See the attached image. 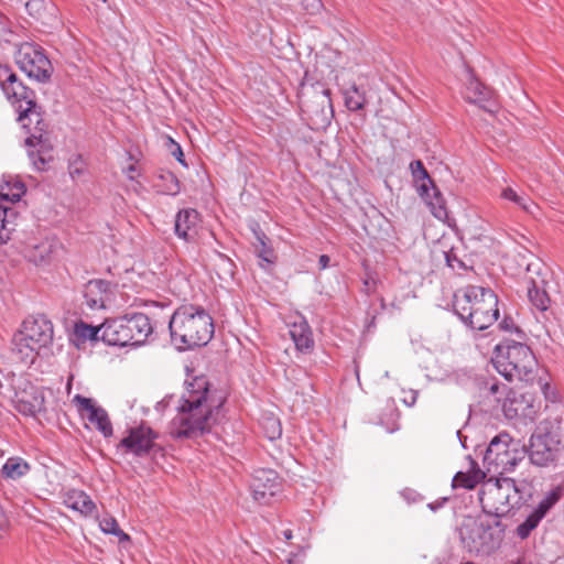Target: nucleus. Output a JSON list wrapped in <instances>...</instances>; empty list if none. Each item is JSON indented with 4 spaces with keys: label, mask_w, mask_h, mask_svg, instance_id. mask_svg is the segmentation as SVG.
<instances>
[{
    "label": "nucleus",
    "mask_w": 564,
    "mask_h": 564,
    "mask_svg": "<svg viewBox=\"0 0 564 564\" xmlns=\"http://www.w3.org/2000/svg\"><path fill=\"white\" fill-rule=\"evenodd\" d=\"M18 112V121L22 123L23 128L29 129L31 133V135L25 139V145L35 147V141L36 144L43 143V135L46 132L47 124L43 119V110L37 101H35V108L25 116H22L23 109H20Z\"/></svg>",
    "instance_id": "18"
},
{
    "label": "nucleus",
    "mask_w": 564,
    "mask_h": 564,
    "mask_svg": "<svg viewBox=\"0 0 564 564\" xmlns=\"http://www.w3.org/2000/svg\"><path fill=\"white\" fill-rule=\"evenodd\" d=\"M410 170L414 181L417 183V191L423 198L430 196L429 186L434 184L430 177L423 162L421 160H414L410 163Z\"/></svg>",
    "instance_id": "29"
},
{
    "label": "nucleus",
    "mask_w": 564,
    "mask_h": 564,
    "mask_svg": "<svg viewBox=\"0 0 564 564\" xmlns=\"http://www.w3.org/2000/svg\"><path fill=\"white\" fill-rule=\"evenodd\" d=\"M13 36V22L0 11V43H10Z\"/></svg>",
    "instance_id": "43"
},
{
    "label": "nucleus",
    "mask_w": 564,
    "mask_h": 564,
    "mask_svg": "<svg viewBox=\"0 0 564 564\" xmlns=\"http://www.w3.org/2000/svg\"><path fill=\"white\" fill-rule=\"evenodd\" d=\"M24 7L29 17L45 26L57 21V9L50 0H26Z\"/></svg>",
    "instance_id": "23"
},
{
    "label": "nucleus",
    "mask_w": 564,
    "mask_h": 564,
    "mask_svg": "<svg viewBox=\"0 0 564 564\" xmlns=\"http://www.w3.org/2000/svg\"><path fill=\"white\" fill-rule=\"evenodd\" d=\"M31 469L30 464L22 457H9L1 468V476L4 479L17 480L25 476Z\"/></svg>",
    "instance_id": "28"
},
{
    "label": "nucleus",
    "mask_w": 564,
    "mask_h": 564,
    "mask_svg": "<svg viewBox=\"0 0 564 564\" xmlns=\"http://www.w3.org/2000/svg\"><path fill=\"white\" fill-rule=\"evenodd\" d=\"M530 400L524 394L509 391L503 403L502 410L508 419L527 417L531 414Z\"/></svg>",
    "instance_id": "25"
},
{
    "label": "nucleus",
    "mask_w": 564,
    "mask_h": 564,
    "mask_svg": "<svg viewBox=\"0 0 564 564\" xmlns=\"http://www.w3.org/2000/svg\"><path fill=\"white\" fill-rule=\"evenodd\" d=\"M492 364L495 369L508 381L518 379L533 380L536 359L531 348L522 343L506 340L496 346Z\"/></svg>",
    "instance_id": "4"
},
{
    "label": "nucleus",
    "mask_w": 564,
    "mask_h": 564,
    "mask_svg": "<svg viewBox=\"0 0 564 564\" xmlns=\"http://www.w3.org/2000/svg\"><path fill=\"white\" fill-rule=\"evenodd\" d=\"M68 173L73 180L80 177L85 173V163L80 155H75L69 160Z\"/></svg>",
    "instance_id": "45"
},
{
    "label": "nucleus",
    "mask_w": 564,
    "mask_h": 564,
    "mask_svg": "<svg viewBox=\"0 0 564 564\" xmlns=\"http://www.w3.org/2000/svg\"><path fill=\"white\" fill-rule=\"evenodd\" d=\"M540 263H528L524 282L527 284V294L533 307L540 312H545L550 307V296L545 291V280L540 276Z\"/></svg>",
    "instance_id": "16"
},
{
    "label": "nucleus",
    "mask_w": 564,
    "mask_h": 564,
    "mask_svg": "<svg viewBox=\"0 0 564 564\" xmlns=\"http://www.w3.org/2000/svg\"><path fill=\"white\" fill-rule=\"evenodd\" d=\"M479 500L484 513L494 517L495 520H500L524 502L514 479L507 477L489 479L480 491Z\"/></svg>",
    "instance_id": "7"
},
{
    "label": "nucleus",
    "mask_w": 564,
    "mask_h": 564,
    "mask_svg": "<svg viewBox=\"0 0 564 564\" xmlns=\"http://www.w3.org/2000/svg\"><path fill=\"white\" fill-rule=\"evenodd\" d=\"M153 330L147 314H124L104 322V343L109 346L140 347L147 343Z\"/></svg>",
    "instance_id": "6"
},
{
    "label": "nucleus",
    "mask_w": 564,
    "mask_h": 564,
    "mask_svg": "<svg viewBox=\"0 0 564 564\" xmlns=\"http://www.w3.org/2000/svg\"><path fill=\"white\" fill-rule=\"evenodd\" d=\"M35 348H47L54 336L53 324L44 315L32 316L23 322V332L20 334Z\"/></svg>",
    "instance_id": "14"
},
{
    "label": "nucleus",
    "mask_w": 564,
    "mask_h": 564,
    "mask_svg": "<svg viewBox=\"0 0 564 564\" xmlns=\"http://www.w3.org/2000/svg\"><path fill=\"white\" fill-rule=\"evenodd\" d=\"M429 189L430 196L424 199L431 207L432 214L438 219H445L447 217V209L445 207V199L442 193L435 184L429 186Z\"/></svg>",
    "instance_id": "33"
},
{
    "label": "nucleus",
    "mask_w": 564,
    "mask_h": 564,
    "mask_svg": "<svg viewBox=\"0 0 564 564\" xmlns=\"http://www.w3.org/2000/svg\"><path fill=\"white\" fill-rule=\"evenodd\" d=\"M39 150L29 151V156L32 160L33 165L39 171H44L46 164L52 160L51 149H45V142L39 144Z\"/></svg>",
    "instance_id": "39"
},
{
    "label": "nucleus",
    "mask_w": 564,
    "mask_h": 564,
    "mask_svg": "<svg viewBox=\"0 0 564 564\" xmlns=\"http://www.w3.org/2000/svg\"><path fill=\"white\" fill-rule=\"evenodd\" d=\"M445 262L454 271H467L470 267L459 256V249L452 247L448 250L443 251Z\"/></svg>",
    "instance_id": "38"
},
{
    "label": "nucleus",
    "mask_w": 564,
    "mask_h": 564,
    "mask_svg": "<svg viewBox=\"0 0 564 564\" xmlns=\"http://www.w3.org/2000/svg\"><path fill=\"white\" fill-rule=\"evenodd\" d=\"M465 99L490 113L496 110L494 91L476 78L471 70H469V78L466 84Z\"/></svg>",
    "instance_id": "19"
},
{
    "label": "nucleus",
    "mask_w": 564,
    "mask_h": 564,
    "mask_svg": "<svg viewBox=\"0 0 564 564\" xmlns=\"http://www.w3.org/2000/svg\"><path fill=\"white\" fill-rule=\"evenodd\" d=\"M13 403L15 410L26 416H36L45 412L43 391L26 380L15 391Z\"/></svg>",
    "instance_id": "13"
},
{
    "label": "nucleus",
    "mask_w": 564,
    "mask_h": 564,
    "mask_svg": "<svg viewBox=\"0 0 564 564\" xmlns=\"http://www.w3.org/2000/svg\"><path fill=\"white\" fill-rule=\"evenodd\" d=\"M40 348H35V345H31L28 340H23V336L14 338V347L12 354L14 357L23 364H33L35 357L40 354Z\"/></svg>",
    "instance_id": "31"
},
{
    "label": "nucleus",
    "mask_w": 564,
    "mask_h": 564,
    "mask_svg": "<svg viewBox=\"0 0 564 564\" xmlns=\"http://www.w3.org/2000/svg\"><path fill=\"white\" fill-rule=\"evenodd\" d=\"M75 335L78 339L85 340H102L104 341V323L99 326L88 325L79 322L75 325Z\"/></svg>",
    "instance_id": "34"
},
{
    "label": "nucleus",
    "mask_w": 564,
    "mask_h": 564,
    "mask_svg": "<svg viewBox=\"0 0 564 564\" xmlns=\"http://www.w3.org/2000/svg\"><path fill=\"white\" fill-rule=\"evenodd\" d=\"M281 488L279 475L273 469L259 468L252 474L250 489L254 500L268 505Z\"/></svg>",
    "instance_id": "15"
},
{
    "label": "nucleus",
    "mask_w": 564,
    "mask_h": 564,
    "mask_svg": "<svg viewBox=\"0 0 564 564\" xmlns=\"http://www.w3.org/2000/svg\"><path fill=\"white\" fill-rule=\"evenodd\" d=\"M288 564H294L292 560H289L288 561Z\"/></svg>",
    "instance_id": "60"
},
{
    "label": "nucleus",
    "mask_w": 564,
    "mask_h": 564,
    "mask_svg": "<svg viewBox=\"0 0 564 564\" xmlns=\"http://www.w3.org/2000/svg\"><path fill=\"white\" fill-rule=\"evenodd\" d=\"M225 402L226 397L205 376L186 381L177 406L178 413L171 422L170 435L174 440H193L209 433L218 423V414Z\"/></svg>",
    "instance_id": "1"
},
{
    "label": "nucleus",
    "mask_w": 564,
    "mask_h": 564,
    "mask_svg": "<svg viewBox=\"0 0 564 564\" xmlns=\"http://www.w3.org/2000/svg\"><path fill=\"white\" fill-rule=\"evenodd\" d=\"M505 529L500 520L474 522L460 530V540L469 553L488 555L500 546Z\"/></svg>",
    "instance_id": "8"
},
{
    "label": "nucleus",
    "mask_w": 564,
    "mask_h": 564,
    "mask_svg": "<svg viewBox=\"0 0 564 564\" xmlns=\"http://www.w3.org/2000/svg\"><path fill=\"white\" fill-rule=\"evenodd\" d=\"M20 78L18 75L13 72L10 65L8 64H1L0 63V88L3 90L7 88V85H12Z\"/></svg>",
    "instance_id": "44"
},
{
    "label": "nucleus",
    "mask_w": 564,
    "mask_h": 564,
    "mask_svg": "<svg viewBox=\"0 0 564 564\" xmlns=\"http://www.w3.org/2000/svg\"><path fill=\"white\" fill-rule=\"evenodd\" d=\"M301 4L303 10L311 15L319 13L324 8L322 0H302Z\"/></svg>",
    "instance_id": "47"
},
{
    "label": "nucleus",
    "mask_w": 564,
    "mask_h": 564,
    "mask_svg": "<svg viewBox=\"0 0 564 564\" xmlns=\"http://www.w3.org/2000/svg\"><path fill=\"white\" fill-rule=\"evenodd\" d=\"M74 400L78 405L79 412L85 415L105 437L112 435V424L105 409L96 405L93 399L80 394H77Z\"/></svg>",
    "instance_id": "17"
},
{
    "label": "nucleus",
    "mask_w": 564,
    "mask_h": 564,
    "mask_svg": "<svg viewBox=\"0 0 564 564\" xmlns=\"http://www.w3.org/2000/svg\"><path fill=\"white\" fill-rule=\"evenodd\" d=\"M499 389H500L499 384L497 382H495L490 386L489 392L495 395L498 393Z\"/></svg>",
    "instance_id": "54"
},
{
    "label": "nucleus",
    "mask_w": 564,
    "mask_h": 564,
    "mask_svg": "<svg viewBox=\"0 0 564 564\" xmlns=\"http://www.w3.org/2000/svg\"><path fill=\"white\" fill-rule=\"evenodd\" d=\"M562 489L556 487L552 489L538 505L534 511L544 518L549 510L561 499Z\"/></svg>",
    "instance_id": "40"
},
{
    "label": "nucleus",
    "mask_w": 564,
    "mask_h": 564,
    "mask_svg": "<svg viewBox=\"0 0 564 564\" xmlns=\"http://www.w3.org/2000/svg\"><path fill=\"white\" fill-rule=\"evenodd\" d=\"M171 340L178 349H193L206 346L215 333L214 321L202 306L181 305L169 322Z\"/></svg>",
    "instance_id": "3"
},
{
    "label": "nucleus",
    "mask_w": 564,
    "mask_h": 564,
    "mask_svg": "<svg viewBox=\"0 0 564 564\" xmlns=\"http://www.w3.org/2000/svg\"><path fill=\"white\" fill-rule=\"evenodd\" d=\"M159 434L148 425L141 424L128 430L117 448L135 457H151L153 460L165 457V448L156 443Z\"/></svg>",
    "instance_id": "10"
},
{
    "label": "nucleus",
    "mask_w": 564,
    "mask_h": 564,
    "mask_svg": "<svg viewBox=\"0 0 564 564\" xmlns=\"http://www.w3.org/2000/svg\"><path fill=\"white\" fill-rule=\"evenodd\" d=\"M159 178L163 182L162 192L167 195L175 196L181 191V184L176 175L171 171H162Z\"/></svg>",
    "instance_id": "37"
},
{
    "label": "nucleus",
    "mask_w": 564,
    "mask_h": 564,
    "mask_svg": "<svg viewBox=\"0 0 564 564\" xmlns=\"http://www.w3.org/2000/svg\"><path fill=\"white\" fill-rule=\"evenodd\" d=\"M253 234L256 237V242L253 243V246L257 257L267 264L275 263L276 256L273 248L270 245L269 238L259 227L257 229H253Z\"/></svg>",
    "instance_id": "30"
},
{
    "label": "nucleus",
    "mask_w": 564,
    "mask_h": 564,
    "mask_svg": "<svg viewBox=\"0 0 564 564\" xmlns=\"http://www.w3.org/2000/svg\"><path fill=\"white\" fill-rule=\"evenodd\" d=\"M284 536H285V539H288V540H289V539H291V538H292V532H291V531H289V530H288V531H285V532H284Z\"/></svg>",
    "instance_id": "57"
},
{
    "label": "nucleus",
    "mask_w": 564,
    "mask_h": 564,
    "mask_svg": "<svg viewBox=\"0 0 564 564\" xmlns=\"http://www.w3.org/2000/svg\"><path fill=\"white\" fill-rule=\"evenodd\" d=\"M267 424L265 431L268 438L271 441L279 438L282 434L280 421L275 417H271L268 419Z\"/></svg>",
    "instance_id": "46"
},
{
    "label": "nucleus",
    "mask_w": 564,
    "mask_h": 564,
    "mask_svg": "<svg viewBox=\"0 0 564 564\" xmlns=\"http://www.w3.org/2000/svg\"><path fill=\"white\" fill-rule=\"evenodd\" d=\"M110 282L95 279L86 283L84 288L85 304L91 310L104 308L108 299Z\"/></svg>",
    "instance_id": "24"
},
{
    "label": "nucleus",
    "mask_w": 564,
    "mask_h": 564,
    "mask_svg": "<svg viewBox=\"0 0 564 564\" xmlns=\"http://www.w3.org/2000/svg\"><path fill=\"white\" fill-rule=\"evenodd\" d=\"M499 329L505 332L519 330L511 316H505L498 324Z\"/></svg>",
    "instance_id": "48"
},
{
    "label": "nucleus",
    "mask_w": 564,
    "mask_h": 564,
    "mask_svg": "<svg viewBox=\"0 0 564 564\" xmlns=\"http://www.w3.org/2000/svg\"><path fill=\"white\" fill-rule=\"evenodd\" d=\"M524 451H519L512 438L507 433H500L488 444L484 454V464L488 470L491 466L501 468L502 471H511L523 458Z\"/></svg>",
    "instance_id": "12"
},
{
    "label": "nucleus",
    "mask_w": 564,
    "mask_h": 564,
    "mask_svg": "<svg viewBox=\"0 0 564 564\" xmlns=\"http://www.w3.org/2000/svg\"><path fill=\"white\" fill-rule=\"evenodd\" d=\"M64 502L68 508L78 511L86 517L93 516L97 510V507L90 496L83 490L73 489L67 491Z\"/></svg>",
    "instance_id": "27"
},
{
    "label": "nucleus",
    "mask_w": 564,
    "mask_h": 564,
    "mask_svg": "<svg viewBox=\"0 0 564 564\" xmlns=\"http://www.w3.org/2000/svg\"><path fill=\"white\" fill-rule=\"evenodd\" d=\"M344 102L349 111L357 112L362 110L367 105L365 90H361L356 84L343 91Z\"/></svg>",
    "instance_id": "32"
},
{
    "label": "nucleus",
    "mask_w": 564,
    "mask_h": 564,
    "mask_svg": "<svg viewBox=\"0 0 564 564\" xmlns=\"http://www.w3.org/2000/svg\"><path fill=\"white\" fill-rule=\"evenodd\" d=\"M469 467L466 471H458L452 480L453 488L462 487L465 489H474L480 484L486 474L479 468L478 463L470 456H467Z\"/></svg>",
    "instance_id": "26"
},
{
    "label": "nucleus",
    "mask_w": 564,
    "mask_h": 564,
    "mask_svg": "<svg viewBox=\"0 0 564 564\" xmlns=\"http://www.w3.org/2000/svg\"><path fill=\"white\" fill-rule=\"evenodd\" d=\"M329 261H330V259H329V257L327 254L319 256V258H318V267H319V269L321 270L326 269L328 267V264H329Z\"/></svg>",
    "instance_id": "51"
},
{
    "label": "nucleus",
    "mask_w": 564,
    "mask_h": 564,
    "mask_svg": "<svg viewBox=\"0 0 564 564\" xmlns=\"http://www.w3.org/2000/svg\"><path fill=\"white\" fill-rule=\"evenodd\" d=\"M365 286H366V291L367 293L369 292V276H367V279L365 280Z\"/></svg>",
    "instance_id": "56"
},
{
    "label": "nucleus",
    "mask_w": 564,
    "mask_h": 564,
    "mask_svg": "<svg viewBox=\"0 0 564 564\" xmlns=\"http://www.w3.org/2000/svg\"><path fill=\"white\" fill-rule=\"evenodd\" d=\"M561 424V417H549L536 425L528 447V456L533 465L553 466L564 457Z\"/></svg>",
    "instance_id": "5"
},
{
    "label": "nucleus",
    "mask_w": 564,
    "mask_h": 564,
    "mask_svg": "<svg viewBox=\"0 0 564 564\" xmlns=\"http://www.w3.org/2000/svg\"><path fill=\"white\" fill-rule=\"evenodd\" d=\"M501 197L512 202L524 212L530 214L532 213V207L534 206V204L532 203L529 196L520 195L513 188L507 187L502 191Z\"/></svg>",
    "instance_id": "36"
},
{
    "label": "nucleus",
    "mask_w": 564,
    "mask_h": 564,
    "mask_svg": "<svg viewBox=\"0 0 564 564\" xmlns=\"http://www.w3.org/2000/svg\"><path fill=\"white\" fill-rule=\"evenodd\" d=\"M15 63L31 79L48 83L54 68L44 48L37 44L24 43L15 53Z\"/></svg>",
    "instance_id": "11"
},
{
    "label": "nucleus",
    "mask_w": 564,
    "mask_h": 564,
    "mask_svg": "<svg viewBox=\"0 0 564 564\" xmlns=\"http://www.w3.org/2000/svg\"><path fill=\"white\" fill-rule=\"evenodd\" d=\"M17 217V214L14 216H9V220H10V227H13V218Z\"/></svg>",
    "instance_id": "58"
},
{
    "label": "nucleus",
    "mask_w": 564,
    "mask_h": 564,
    "mask_svg": "<svg viewBox=\"0 0 564 564\" xmlns=\"http://www.w3.org/2000/svg\"><path fill=\"white\" fill-rule=\"evenodd\" d=\"M300 107L312 129L327 127L333 117L330 89L325 88L321 83H316L311 89L303 93Z\"/></svg>",
    "instance_id": "9"
},
{
    "label": "nucleus",
    "mask_w": 564,
    "mask_h": 564,
    "mask_svg": "<svg viewBox=\"0 0 564 564\" xmlns=\"http://www.w3.org/2000/svg\"><path fill=\"white\" fill-rule=\"evenodd\" d=\"M15 210L10 207L0 205V245L6 243L10 239V235L14 231V227H10L9 216H14Z\"/></svg>",
    "instance_id": "35"
},
{
    "label": "nucleus",
    "mask_w": 564,
    "mask_h": 564,
    "mask_svg": "<svg viewBox=\"0 0 564 564\" xmlns=\"http://www.w3.org/2000/svg\"><path fill=\"white\" fill-rule=\"evenodd\" d=\"M13 196H14V197H15V199L18 200V199H20L21 193H19V194H14Z\"/></svg>",
    "instance_id": "59"
},
{
    "label": "nucleus",
    "mask_w": 564,
    "mask_h": 564,
    "mask_svg": "<svg viewBox=\"0 0 564 564\" xmlns=\"http://www.w3.org/2000/svg\"><path fill=\"white\" fill-rule=\"evenodd\" d=\"M290 336L294 341L296 350L303 354H310L314 349L313 332L304 318V316H296L295 321L290 324Z\"/></svg>",
    "instance_id": "22"
},
{
    "label": "nucleus",
    "mask_w": 564,
    "mask_h": 564,
    "mask_svg": "<svg viewBox=\"0 0 564 564\" xmlns=\"http://www.w3.org/2000/svg\"><path fill=\"white\" fill-rule=\"evenodd\" d=\"M403 393H404V397L402 398V402L406 406H413L416 403L419 392L416 390H409V391H403Z\"/></svg>",
    "instance_id": "49"
},
{
    "label": "nucleus",
    "mask_w": 564,
    "mask_h": 564,
    "mask_svg": "<svg viewBox=\"0 0 564 564\" xmlns=\"http://www.w3.org/2000/svg\"><path fill=\"white\" fill-rule=\"evenodd\" d=\"M200 221L199 213L194 208L178 210L174 221V232L186 242L195 241L197 227Z\"/></svg>",
    "instance_id": "21"
},
{
    "label": "nucleus",
    "mask_w": 564,
    "mask_h": 564,
    "mask_svg": "<svg viewBox=\"0 0 564 564\" xmlns=\"http://www.w3.org/2000/svg\"><path fill=\"white\" fill-rule=\"evenodd\" d=\"M543 518L540 517V514H538L534 510L531 514H529L527 517V519L520 523L517 528V535L521 539V540H524L527 539L531 532L538 527V524L540 523V521L542 520Z\"/></svg>",
    "instance_id": "41"
},
{
    "label": "nucleus",
    "mask_w": 564,
    "mask_h": 564,
    "mask_svg": "<svg viewBox=\"0 0 564 564\" xmlns=\"http://www.w3.org/2000/svg\"><path fill=\"white\" fill-rule=\"evenodd\" d=\"M513 564H531V562H528L524 557H520Z\"/></svg>",
    "instance_id": "55"
},
{
    "label": "nucleus",
    "mask_w": 564,
    "mask_h": 564,
    "mask_svg": "<svg viewBox=\"0 0 564 564\" xmlns=\"http://www.w3.org/2000/svg\"><path fill=\"white\" fill-rule=\"evenodd\" d=\"M2 93L17 108V111L23 109L22 116H25L35 108L36 94L33 89L24 85L21 79L17 80L12 85H7V88H4Z\"/></svg>",
    "instance_id": "20"
},
{
    "label": "nucleus",
    "mask_w": 564,
    "mask_h": 564,
    "mask_svg": "<svg viewBox=\"0 0 564 564\" xmlns=\"http://www.w3.org/2000/svg\"><path fill=\"white\" fill-rule=\"evenodd\" d=\"M171 141L175 147V149L172 151V155L176 159L177 162H180L183 166L186 167L187 163L185 161V156H184L181 145L178 143L174 142L173 140H171Z\"/></svg>",
    "instance_id": "50"
},
{
    "label": "nucleus",
    "mask_w": 564,
    "mask_h": 564,
    "mask_svg": "<svg viewBox=\"0 0 564 564\" xmlns=\"http://www.w3.org/2000/svg\"><path fill=\"white\" fill-rule=\"evenodd\" d=\"M137 171L135 166L133 164L129 165L126 170V173L128 174V176L133 180L134 176L132 175L134 172Z\"/></svg>",
    "instance_id": "53"
},
{
    "label": "nucleus",
    "mask_w": 564,
    "mask_h": 564,
    "mask_svg": "<svg viewBox=\"0 0 564 564\" xmlns=\"http://www.w3.org/2000/svg\"><path fill=\"white\" fill-rule=\"evenodd\" d=\"M100 528L105 533L118 536L120 542L130 541V536L121 530L115 518L102 519Z\"/></svg>",
    "instance_id": "42"
},
{
    "label": "nucleus",
    "mask_w": 564,
    "mask_h": 564,
    "mask_svg": "<svg viewBox=\"0 0 564 564\" xmlns=\"http://www.w3.org/2000/svg\"><path fill=\"white\" fill-rule=\"evenodd\" d=\"M447 501V498H442L441 500H437L435 502H431L427 505V507L432 510V511H436L438 510L440 508H442L444 506V503Z\"/></svg>",
    "instance_id": "52"
},
{
    "label": "nucleus",
    "mask_w": 564,
    "mask_h": 564,
    "mask_svg": "<svg viewBox=\"0 0 564 564\" xmlns=\"http://www.w3.org/2000/svg\"><path fill=\"white\" fill-rule=\"evenodd\" d=\"M498 296L490 288L467 285L453 296V311L473 330H485L499 318Z\"/></svg>",
    "instance_id": "2"
}]
</instances>
